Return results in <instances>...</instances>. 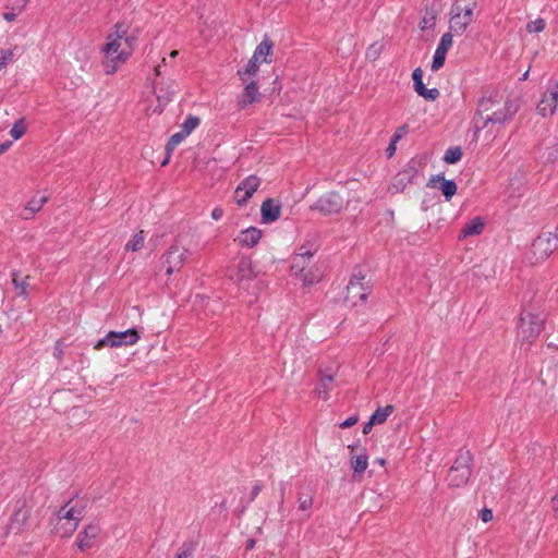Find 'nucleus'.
<instances>
[{
  "instance_id": "nucleus-52",
  "label": "nucleus",
  "mask_w": 558,
  "mask_h": 558,
  "mask_svg": "<svg viewBox=\"0 0 558 558\" xmlns=\"http://www.w3.org/2000/svg\"><path fill=\"white\" fill-rule=\"evenodd\" d=\"M398 142H393V140L391 138V142H390V144H389V146L387 148V154H388L389 157H391L395 154V151H396V144Z\"/></svg>"
},
{
  "instance_id": "nucleus-31",
  "label": "nucleus",
  "mask_w": 558,
  "mask_h": 558,
  "mask_svg": "<svg viewBox=\"0 0 558 558\" xmlns=\"http://www.w3.org/2000/svg\"><path fill=\"white\" fill-rule=\"evenodd\" d=\"M332 387L333 377L331 375H322L319 378V383L316 387V392L319 396V398L327 399Z\"/></svg>"
},
{
  "instance_id": "nucleus-27",
  "label": "nucleus",
  "mask_w": 558,
  "mask_h": 558,
  "mask_svg": "<svg viewBox=\"0 0 558 558\" xmlns=\"http://www.w3.org/2000/svg\"><path fill=\"white\" fill-rule=\"evenodd\" d=\"M77 524L74 521H68L65 519L56 518L54 531L62 537L71 536L77 529Z\"/></svg>"
},
{
  "instance_id": "nucleus-45",
  "label": "nucleus",
  "mask_w": 558,
  "mask_h": 558,
  "mask_svg": "<svg viewBox=\"0 0 558 558\" xmlns=\"http://www.w3.org/2000/svg\"><path fill=\"white\" fill-rule=\"evenodd\" d=\"M193 548L190 545H183L180 551L177 554V558H190L192 555Z\"/></svg>"
},
{
  "instance_id": "nucleus-55",
  "label": "nucleus",
  "mask_w": 558,
  "mask_h": 558,
  "mask_svg": "<svg viewBox=\"0 0 558 558\" xmlns=\"http://www.w3.org/2000/svg\"><path fill=\"white\" fill-rule=\"evenodd\" d=\"M553 509L555 513L558 515V493L553 497Z\"/></svg>"
},
{
  "instance_id": "nucleus-16",
  "label": "nucleus",
  "mask_w": 558,
  "mask_h": 558,
  "mask_svg": "<svg viewBox=\"0 0 558 558\" xmlns=\"http://www.w3.org/2000/svg\"><path fill=\"white\" fill-rule=\"evenodd\" d=\"M57 514L58 519L74 521L78 525L84 517V506L78 500L71 499L59 509Z\"/></svg>"
},
{
  "instance_id": "nucleus-22",
  "label": "nucleus",
  "mask_w": 558,
  "mask_h": 558,
  "mask_svg": "<svg viewBox=\"0 0 558 558\" xmlns=\"http://www.w3.org/2000/svg\"><path fill=\"white\" fill-rule=\"evenodd\" d=\"M244 89L238 100V106L243 109L248 105L258 102L260 100V94L255 82H245Z\"/></svg>"
},
{
  "instance_id": "nucleus-6",
  "label": "nucleus",
  "mask_w": 558,
  "mask_h": 558,
  "mask_svg": "<svg viewBox=\"0 0 558 558\" xmlns=\"http://www.w3.org/2000/svg\"><path fill=\"white\" fill-rule=\"evenodd\" d=\"M557 248L558 235L554 232H543L532 243L529 260L532 264L542 263Z\"/></svg>"
},
{
  "instance_id": "nucleus-30",
  "label": "nucleus",
  "mask_w": 558,
  "mask_h": 558,
  "mask_svg": "<svg viewBox=\"0 0 558 558\" xmlns=\"http://www.w3.org/2000/svg\"><path fill=\"white\" fill-rule=\"evenodd\" d=\"M351 466L355 473L362 474L368 466V456L364 449L351 457Z\"/></svg>"
},
{
  "instance_id": "nucleus-18",
  "label": "nucleus",
  "mask_w": 558,
  "mask_h": 558,
  "mask_svg": "<svg viewBox=\"0 0 558 558\" xmlns=\"http://www.w3.org/2000/svg\"><path fill=\"white\" fill-rule=\"evenodd\" d=\"M412 78L414 83V90L418 96L423 97L428 101L436 100L440 93L437 88H426L423 83V71L421 68H416L412 73Z\"/></svg>"
},
{
  "instance_id": "nucleus-1",
  "label": "nucleus",
  "mask_w": 558,
  "mask_h": 558,
  "mask_svg": "<svg viewBox=\"0 0 558 558\" xmlns=\"http://www.w3.org/2000/svg\"><path fill=\"white\" fill-rule=\"evenodd\" d=\"M519 110L518 104L504 97L497 90L484 94L477 102V109L473 118L474 129L481 131L488 125H502L508 122Z\"/></svg>"
},
{
  "instance_id": "nucleus-7",
  "label": "nucleus",
  "mask_w": 558,
  "mask_h": 558,
  "mask_svg": "<svg viewBox=\"0 0 558 558\" xmlns=\"http://www.w3.org/2000/svg\"><path fill=\"white\" fill-rule=\"evenodd\" d=\"M272 49V41L265 37L260 44L256 47L252 58L248 60L245 69L239 70L238 75L240 80L245 83V76H254L259 70L262 62H268L267 57L270 54Z\"/></svg>"
},
{
  "instance_id": "nucleus-60",
  "label": "nucleus",
  "mask_w": 558,
  "mask_h": 558,
  "mask_svg": "<svg viewBox=\"0 0 558 558\" xmlns=\"http://www.w3.org/2000/svg\"><path fill=\"white\" fill-rule=\"evenodd\" d=\"M178 53L179 52L177 50H173V51H171L170 57L175 58L178 56Z\"/></svg>"
},
{
  "instance_id": "nucleus-43",
  "label": "nucleus",
  "mask_w": 558,
  "mask_h": 558,
  "mask_svg": "<svg viewBox=\"0 0 558 558\" xmlns=\"http://www.w3.org/2000/svg\"><path fill=\"white\" fill-rule=\"evenodd\" d=\"M185 137L187 136L182 131L174 133L168 141L167 150H173Z\"/></svg>"
},
{
  "instance_id": "nucleus-24",
  "label": "nucleus",
  "mask_w": 558,
  "mask_h": 558,
  "mask_svg": "<svg viewBox=\"0 0 558 558\" xmlns=\"http://www.w3.org/2000/svg\"><path fill=\"white\" fill-rule=\"evenodd\" d=\"M260 238L262 231L255 227H250L245 230H242L235 241L241 246L253 247L259 242Z\"/></svg>"
},
{
  "instance_id": "nucleus-26",
  "label": "nucleus",
  "mask_w": 558,
  "mask_h": 558,
  "mask_svg": "<svg viewBox=\"0 0 558 558\" xmlns=\"http://www.w3.org/2000/svg\"><path fill=\"white\" fill-rule=\"evenodd\" d=\"M314 492L310 487H304L298 493V504L300 511H308L313 506Z\"/></svg>"
},
{
  "instance_id": "nucleus-41",
  "label": "nucleus",
  "mask_w": 558,
  "mask_h": 558,
  "mask_svg": "<svg viewBox=\"0 0 558 558\" xmlns=\"http://www.w3.org/2000/svg\"><path fill=\"white\" fill-rule=\"evenodd\" d=\"M446 56H447V53L441 52L436 49V51L434 53L433 62L430 65V69L433 72H437L440 68H442L445 60H446Z\"/></svg>"
},
{
  "instance_id": "nucleus-40",
  "label": "nucleus",
  "mask_w": 558,
  "mask_h": 558,
  "mask_svg": "<svg viewBox=\"0 0 558 558\" xmlns=\"http://www.w3.org/2000/svg\"><path fill=\"white\" fill-rule=\"evenodd\" d=\"M453 44V39H452V33H445L441 38H440V41L437 46V50L441 51V52H445L447 53L448 50L451 48Z\"/></svg>"
},
{
  "instance_id": "nucleus-37",
  "label": "nucleus",
  "mask_w": 558,
  "mask_h": 558,
  "mask_svg": "<svg viewBox=\"0 0 558 558\" xmlns=\"http://www.w3.org/2000/svg\"><path fill=\"white\" fill-rule=\"evenodd\" d=\"M26 132V125L24 119L17 120L10 130V134L13 140H20Z\"/></svg>"
},
{
  "instance_id": "nucleus-23",
  "label": "nucleus",
  "mask_w": 558,
  "mask_h": 558,
  "mask_svg": "<svg viewBox=\"0 0 558 558\" xmlns=\"http://www.w3.org/2000/svg\"><path fill=\"white\" fill-rule=\"evenodd\" d=\"M433 187H438L447 201H450L457 193V184L453 180H446L444 175L437 174L429 181Z\"/></svg>"
},
{
  "instance_id": "nucleus-53",
  "label": "nucleus",
  "mask_w": 558,
  "mask_h": 558,
  "mask_svg": "<svg viewBox=\"0 0 558 558\" xmlns=\"http://www.w3.org/2000/svg\"><path fill=\"white\" fill-rule=\"evenodd\" d=\"M15 17H16V14H15V13H13V12H5V13L3 14V19H4L5 21H8V22H12V21H14V20H15Z\"/></svg>"
},
{
  "instance_id": "nucleus-10",
  "label": "nucleus",
  "mask_w": 558,
  "mask_h": 558,
  "mask_svg": "<svg viewBox=\"0 0 558 558\" xmlns=\"http://www.w3.org/2000/svg\"><path fill=\"white\" fill-rule=\"evenodd\" d=\"M343 207L344 201L340 194L337 192H327L311 206V210L328 216L339 214Z\"/></svg>"
},
{
  "instance_id": "nucleus-49",
  "label": "nucleus",
  "mask_w": 558,
  "mask_h": 558,
  "mask_svg": "<svg viewBox=\"0 0 558 558\" xmlns=\"http://www.w3.org/2000/svg\"><path fill=\"white\" fill-rule=\"evenodd\" d=\"M223 216V210L220 207H216L211 210V218L219 220Z\"/></svg>"
},
{
  "instance_id": "nucleus-35",
  "label": "nucleus",
  "mask_w": 558,
  "mask_h": 558,
  "mask_svg": "<svg viewBox=\"0 0 558 558\" xmlns=\"http://www.w3.org/2000/svg\"><path fill=\"white\" fill-rule=\"evenodd\" d=\"M462 157V150L460 147H451L446 150L444 156V161L446 163H456L458 162Z\"/></svg>"
},
{
  "instance_id": "nucleus-64",
  "label": "nucleus",
  "mask_w": 558,
  "mask_h": 558,
  "mask_svg": "<svg viewBox=\"0 0 558 558\" xmlns=\"http://www.w3.org/2000/svg\"><path fill=\"white\" fill-rule=\"evenodd\" d=\"M349 448L351 449V451H352V452H354V450H355V448H356V447H354V446H350Z\"/></svg>"
},
{
  "instance_id": "nucleus-4",
  "label": "nucleus",
  "mask_w": 558,
  "mask_h": 558,
  "mask_svg": "<svg viewBox=\"0 0 558 558\" xmlns=\"http://www.w3.org/2000/svg\"><path fill=\"white\" fill-rule=\"evenodd\" d=\"M544 328V316L541 313L524 310L519 318L518 337L523 344H532Z\"/></svg>"
},
{
  "instance_id": "nucleus-2",
  "label": "nucleus",
  "mask_w": 558,
  "mask_h": 558,
  "mask_svg": "<svg viewBox=\"0 0 558 558\" xmlns=\"http://www.w3.org/2000/svg\"><path fill=\"white\" fill-rule=\"evenodd\" d=\"M135 37L129 36V26L117 23L114 29L106 37L101 48L106 74H113L132 54Z\"/></svg>"
},
{
  "instance_id": "nucleus-17",
  "label": "nucleus",
  "mask_w": 558,
  "mask_h": 558,
  "mask_svg": "<svg viewBox=\"0 0 558 558\" xmlns=\"http://www.w3.org/2000/svg\"><path fill=\"white\" fill-rule=\"evenodd\" d=\"M362 279L363 278H353L347 287L345 302L353 306L357 304V299L364 302L368 295V290L363 286Z\"/></svg>"
},
{
  "instance_id": "nucleus-13",
  "label": "nucleus",
  "mask_w": 558,
  "mask_h": 558,
  "mask_svg": "<svg viewBox=\"0 0 558 558\" xmlns=\"http://www.w3.org/2000/svg\"><path fill=\"white\" fill-rule=\"evenodd\" d=\"M260 185V179L256 175L245 178L234 191V199L238 205L243 206L253 196Z\"/></svg>"
},
{
  "instance_id": "nucleus-59",
  "label": "nucleus",
  "mask_w": 558,
  "mask_h": 558,
  "mask_svg": "<svg viewBox=\"0 0 558 558\" xmlns=\"http://www.w3.org/2000/svg\"><path fill=\"white\" fill-rule=\"evenodd\" d=\"M254 544H255V542H254L253 539H248V541H247L246 548H247V549H252V548L254 547Z\"/></svg>"
},
{
  "instance_id": "nucleus-57",
  "label": "nucleus",
  "mask_w": 558,
  "mask_h": 558,
  "mask_svg": "<svg viewBox=\"0 0 558 558\" xmlns=\"http://www.w3.org/2000/svg\"><path fill=\"white\" fill-rule=\"evenodd\" d=\"M262 487L259 485H255L252 490L253 497L257 496L260 492Z\"/></svg>"
},
{
  "instance_id": "nucleus-50",
  "label": "nucleus",
  "mask_w": 558,
  "mask_h": 558,
  "mask_svg": "<svg viewBox=\"0 0 558 558\" xmlns=\"http://www.w3.org/2000/svg\"><path fill=\"white\" fill-rule=\"evenodd\" d=\"M284 494H286V483L281 482L280 483V502H279V510H281L282 506H283V499H284Z\"/></svg>"
},
{
  "instance_id": "nucleus-56",
  "label": "nucleus",
  "mask_w": 558,
  "mask_h": 558,
  "mask_svg": "<svg viewBox=\"0 0 558 558\" xmlns=\"http://www.w3.org/2000/svg\"><path fill=\"white\" fill-rule=\"evenodd\" d=\"M174 93H175V90H174V89H172V90H171V93H170L168 96H165V97H163V96H161V95H158V99H159V100H160V99H163L165 101H168V100H170V98H171L170 96H172Z\"/></svg>"
},
{
  "instance_id": "nucleus-38",
  "label": "nucleus",
  "mask_w": 558,
  "mask_h": 558,
  "mask_svg": "<svg viewBox=\"0 0 558 558\" xmlns=\"http://www.w3.org/2000/svg\"><path fill=\"white\" fill-rule=\"evenodd\" d=\"M14 50L15 48L0 49V71L13 61L15 56Z\"/></svg>"
},
{
  "instance_id": "nucleus-42",
  "label": "nucleus",
  "mask_w": 558,
  "mask_h": 558,
  "mask_svg": "<svg viewBox=\"0 0 558 558\" xmlns=\"http://www.w3.org/2000/svg\"><path fill=\"white\" fill-rule=\"evenodd\" d=\"M546 22L544 19H536L535 21H531L526 25V31L529 33H541L545 29Z\"/></svg>"
},
{
  "instance_id": "nucleus-34",
  "label": "nucleus",
  "mask_w": 558,
  "mask_h": 558,
  "mask_svg": "<svg viewBox=\"0 0 558 558\" xmlns=\"http://www.w3.org/2000/svg\"><path fill=\"white\" fill-rule=\"evenodd\" d=\"M392 412H393V407L386 405L384 408H378L369 418L375 424H383Z\"/></svg>"
},
{
  "instance_id": "nucleus-20",
  "label": "nucleus",
  "mask_w": 558,
  "mask_h": 558,
  "mask_svg": "<svg viewBox=\"0 0 558 558\" xmlns=\"http://www.w3.org/2000/svg\"><path fill=\"white\" fill-rule=\"evenodd\" d=\"M416 173L417 169L415 162L411 161L401 172L395 177L392 189H395L396 192L403 191L412 182Z\"/></svg>"
},
{
  "instance_id": "nucleus-39",
  "label": "nucleus",
  "mask_w": 558,
  "mask_h": 558,
  "mask_svg": "<svg viewBox=\"0 0 558 558\" xmlns=\"http://www.w3.org/2000/svg\"><path fill=\"white\" fill-rule=\"evenodd\" d=\"M199 124V119L196 117H189L182 123L181 131L189 136Z\"/></svg>"
},
{
  "instance_id": "nucleus-47",
  "label": "nucleus",
  "mask_w": 558,
  "mask_h": 558,
  "mask_svg": "<svg viewBox=\"0 0 558 558\" xmlns=\"http://www.w3.org/2000/svg\"><path fill=\"white\" fill-rule=\"evenodd\" d=\"M53 355L60 361L63 356V343L61 341H57L54 345Z\"/></svg>"
},
{
  "instance_id": "nucleus-54",
  "label": "nucleus",
  "mask_w": 558,
  "mask_h": 558,
  "mask_svg": "<svg viewBox=\"0 0 558 558\" xmlns=\"http://www.w3.org/2000/svg\"><path fill=\"white\" fill-rule=\"evenodd\" d=\"M12 145V142H4L0 144V154L5 153Z\"/></svg>"
},
{
  "instance_id": "nucleus-51",
  "label": "nucleus",
  "mask_w": 558,
  "mask_h": 558,
  "mask_svg": "<svg viewBox=\"0 0 558 558\" xmlns=\"http://www.w3.org/2000/svg\"><path fill=\"white\" fill-rule=\"evenodd\" d=\"M374 425H375V423L369 418V421L367 423H365L363 426V434H365V435L368 434L372 430Z\"/></svg>"
},
{
  "instance_id": "nucleus-19",
  "label": "nucleus",
  "mask_w": 558,
  "mask_h": 558,
  "mask_svg": "<svg viewBox=\"0 0 558 558\" xmlns=\"http://www.w3.org/2000/svg\"><path fill=\"white\" fill-rule=\"evenodd\" d=\"M262 221L264 223H271L280 218L281 204L274 198H267L260 206Z\"/></svg>"
},
{
  "instance_id": "nucleus-44",
  "label": "nucleus",
  "mask_w": 558,
  "mask_h": 558,
  "mask_svg": "<svg viewBox=\"0 0 558 558\" xmlns=\"http://www.w3.org/2000/svg\"><path fill=\"white\" fill-rule=\"evenodd\" d=\"M408 131L409 126L407 124L399 126L392 136L393 142H399L408 133Z\"/></svg>"
},
{
  "instance_id": "nucleus-25",
  "label": "nucleus",
  "mask_w": 558,
  "mask_h": 558,
  "mask_svg": "<svg viewBox=\"0 0 558 558\" xmlns=\"http://www.w3.org/2000/svg\"><path fill=\"white\" fill-rule=\"evenodd\" d=\"M484 221L481 217H474L470 221H468L462 228L459 239H465L472 235H478L483 232Z\"/></svg>"
},
{
  "instance_id": "nucleus-21",
  "label": "nucleus",
  "mask_w": 558,
  "mask_h": 558,
  "mask_svg": "<svg viewBox=\"0 0 558 558\" xmlns=\"http://www.w3.org/2000/svg\"><path fill=\"white\" fill-rule=\"evenodd\" d=\"M100 533V527L97 524H88L77 536V546L84 551L90 548Z\"/></svg>"
},
{
  "instance_id": "nucleus-5",
  "label": "nucleus",
  "mask_w": 558,
  "mask_h": 558,
  "mask_svg": "<svg viewBox=\"0 0 558 558\" xmlns=\"http://www.w3.org/2000/svg\"><path fill=\"white\" fill-rule=\"evenodd\" d=\"M473 457L470 451H460L448 472V483L451 487L464 486L472 473Z\"/></svg>"
},
{
  "instance_id": "nucleus-63",
  "label": "nucleus",
  "mask_w": 558,
  "mask_h": 558,
  "mask_svg": "<svg viewBox=\"0 0 558 558\" xmlns=\"http://www.w3.org/2000/svg\"><path fill=\"white\" fill-rule=\"evenodd\" d=\"M159 68H160L159 65L156 68V73H157V74H159V73H160V69H159Z\"/></svg>"
},
{
  "instance_id": "nucleus-36",
  "label": "nucleus",
  "mask_w": 558,
  "mask_h": 558,
  "mask_svg": "<svg viewBox=\"0 0 558 558\" xmlns=\"http://www.w3.org/2000/svg\"><path fill=\"white\" fill-rule=\"evenodd\" d=\"M28 276H26L24 279H19L17 274H12V282L14 287L19 290L20 295H26L27 294V287H28Z\"/></svg>"
},
{
  "instance_id": "nucleus-29",
  "label": "nucleus",
  "mask_w": 558,
  "mask_h": 558,
  "mask_svg": "<svg viewBox=\"0 0 558 558\" xmlns=\"http://www.w3.org/2000/svg\"><path fill=\"white\" fill-rule=\"evenodd\" d=\"M47 196H34L25 206V214L23 215V218L29 219L35 213L41 209V207L47 203Z\"/></svg>"
},
{
  "instance_id": "nucleus-28",
  "label": "nucleus",
  "mask_w": 558,
  "mask_h": 558,
  "mask_svg": "<svg viewBox=\"0 0 558 558\" xmlns=\"http://www.w3.org/2000/svg\"><path fill=\"white\" fill-rule=\"evenodd\" d=\"M298 276L304 284L311 286L316 282H318L322 278V274L319 270L315 267H307L305 264V270L304 271H298V274H294Z\"/></svg>"
},
{
  "instance_id": "nucleus-9",
  "label": "nucleus",
  "mask_w": 558,
  "mask_h": 558,
  "mask_svg": "<svg viewBox=\"0 0 558 558\" xmlns=\"http://www.w3.org/2000/svg\"><path fill=\"white\" fill-rule=\"evenodd\" d=\"M140 339V335L135 329H128L124 331H109L104 338L95 344L96 350L106 347L120 348L123 345H133Z\"/></svg>"
},
{
  "instance_id": "nucleus-61",
  "label": "nucleus",
  "mask_w": 558,
  "mask_h": 558,
  "mask_svg": "<svg viewBox=\"0 0 558 558\" xmlns=\"http://www.w3.org/2000/svg\"><path fill=\"white\" fill-rule=\"evenodd\" d=\"M527 75H529V71H526V72L522 75L521 80H526V78H527Z\"/></svg>"
},
{
  "instance_id": "nucleus-11",
  "label": "nucleus",
  "mask_w": 558,
  "mask_h": 558,
  "mask_svg": "<svg viewBox=\"0 0 558 558\" xmlns=\"http://www.w3.org/2000/svg\"><path fill=\"white\" fill-rule=\"evenodd\" d=\"M228 276L239 284L253 280L252 260L246 256L240 257L235 264L228 268Z\"/></svg>"
},
{
  "instance_id": "nucleus-15",
  "label": "nucleus",
  "mask_w": 558,
  "mask_h": 558,
  "mask_svg": "<svg viewBox=\"0 0 558 558\" xmlns=\"http://www.w3.org/2000/svg\"><path fill=\"white\" fill-rule=\"evenodd\" d=\"M317 251L315 241H307L306 244L300 246L298 254L293 258L291 269L294 274L305 270V264Z\"/></svg>"
},
{
  "instance_id": "nucleus-48",
  "label": "nucleus",
  "mask_w": 558,
  "mask_h": 558,
  "mask_svg": "<svg viewBox=\"0 0 558 558\" xmlns=\"http://www.w3.org/2000/svg\"><path fill=\"white\" fill-rule=\"evenodd\" d=\"M480 517L483 522H489L493 520V511L490 509H483Z\"/></svg>"
},
{
  "instance_id": "nucleus-62",
  "label": "nucleus",
  "mask_w": 558,
  "mask_h": 558,
  "mask_svg": "<svg viewBox=\"0 0 558 558\" xmlns=\"http://www.w3.org/2000/svg\"><path fill=\"white\" fill-rule=\"evenodd\" d=\"M169 161V158H166L163 161H162V166H166Z\"/></svg>"
},
{
  "instance_id": "nucleus-14",
  "label": "nucleus",
  "mask_w": 558,
  "mask_h": 558,
  "mask_svg": "<svg viewBox=\"0 0 558 558\" xmlns=\"http://www.w3.org/2000/svg\"><path fill=\"white\" fill-rule=\"evenodd\" d=\"M31 515V508L26 505L25 501L19 500L16 502L15 511L12 514L10 522L8 524V531L13 532L14 534L21 533Z\"/></svg>"
},
{
  "instance_id": "nucleus-33",
  "label": "nucleus",
  "mask_w": 558,
  "mask_h": 558,
  "mask_svg": "<svg viewBox=\"0 0 558 558\" xmlns=\"http://www.w3.org/2000/svg\"><path fill=\"white\" fill-rule=\"evenodd\" d=\"M145 235L144 231L141 230L135 233L132 239L125 244L124 248L128 252H138L144 247Z\"/></svg>"
},
{
  "instance_id": "nucleus-58",
  "label": "nucleus",
  "mask_w": 558,
  "mask_h": 558,
  "mask_svg": "<svg viewBox=\"0 0 558 558\" xmlns=\"http://www.w3.org/2000/svg\"><path fill=\"white\" fill-rule=\"evenodd\" d=\"M28 1L29 0H15V3L23 9L27 4Z\"/></svg>"
},
{
  "instance_id": "nucleus-32",
  "label": "nucleus",
  "mask_w": 558,
  "mask_h": 558,
  "mask_svg": "<svg viewBox=\"0 0 558 558\" xmlns=\"http://www.w3.org/2000/svg\"><path fill=\"white\" fill-rule=\"evenodd\" d=\"M437 10L434 9V8H426L424 10V13H423V16L420 21V28L422 31H425V29H430L435 26L436 24V20H437Z\"/></svg>"
},
{
  "instance_id": "nucleus-12",
  "label": "nucleus",
  "mask_w": 558,
  "mask_h": 558,
  "mask_svg": "<svg viewBox=\"0 0 558 558\" xmlns=\"http://www.w3.org/2000/svg\"><path fill=\"white\" fill-rule=\"evenodd\" d=\"M558 106V81L550 84L537 104V112L542 117L553 116Z\"/></svg>"
},
{
  "instance_id": "nucleus-8",
  "label": "nucleus",
  "mask_w": 558,
  "mask_h": 558,
  "mask_svg": "<svg viewBox=\"0 0 558 558\" xmlns=\"http://www.w3.org/2000/svg\"><path fill=\"white\" fill-rule=\"evenodd\" d=\"M189 254V250L178 243L170 245L161 256V265L166 269V275L171 276L172 274L180 271L185 264Z\"/></svg>"
},
{
  "instance_id": "nucleus-46",
  "label": "nucleus",
  "mask_w": 558,
  "mask_h": 558,
  "mask_svg": "<svg viewBox=\"0 0 558 558\" xmlns=\"http://www.w3.org/2000/svg\"><path fill=\"white\" fill-rule=\"evenodd\" d=\"M357 421H359L357 416L353 415V416L348 417L342 423H340L339 426H340V428H349V427L355 425L357 423Z\"/></svg>"
},
{
  "instance_id": "nucleus-3",
  "label": "nucleus",
  "mask_w": 558,
  "mask_h": 558,
  "mask_svg": "<svg viewBox=\"0 0 558 558\" xmlns=\"http://www.w3.org/2000/svg\"><path fill=\"white\" fill-rule=\"evenodd\" d=\"M476 1L456 0L451 7L449 28L456 35H462L473 22Z\"/></svg>"
}]
</instances>
